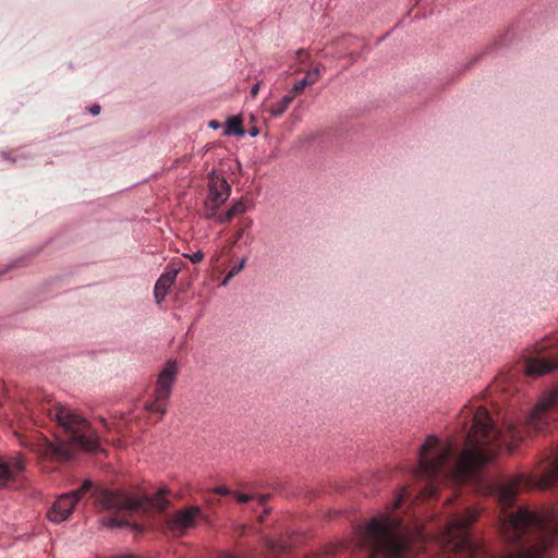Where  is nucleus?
<instances>
[{"label": "nucleus", "instance_id": "nucleus-1", "mask_svg": "<svg viewBox=\"0 0 558 558\" xmlns=\"http://www.w3.org/2000/svg\"><path fill=\"white\" fill-rule=\"evenodd\" d=\"M459 420L463 429L470 424L461 451L453 441L444 442L434 435L418 449L413 476L425 484L417 494L430 499L444 483L470 484L494 496L500 507V534L517 546L502 558H546L549 545L558 538L556 509L511 508L522 486L548 489L558 485V388L544 395L524 418L505 420L504 429L483 405H465ZM453 499L457 496L447 499L445 525L436 539L437 558H492L471 537L478 511L471 507L450 511Z\"/></svg>", "mask_w": 558, "mask_h": 558}, {"label": "nucleus", "instance_id": "nucleus-2", "mask_svg": "<svg viewBox=\"0 0 558 558\" xmlns=\"http://www.w3.org/2000/svg\"><path fill=\"white\" fill-rule=\"evenodd\" d=\"M410 495L409 487H402L390 509L355 530L354 544L365 558H411L417 550L425 549L428 533L417 529L412 535L393 513Z\"/></svg>", "mask_w": 558, "mask_h": 558}, {"label": "nucleus", "instance_id": "nucleus-3", "mask_svg": "<svg viewBox=\"0 0 558 558\" xmlns=\"http://www.w3.org/2000/svg\"><path fill=\"white\" fill-rule=\"evenodd\" d=\"M38 413L57 424L58 441L47 440L41 453L56 461H69L78 450L93 451L98 447V436L86 418L77 412L51 400L38 407Z\"/></svg>", "mask_w": 558, "mask_h": 558}, {"label": "nucleus", "instance_id": "nucleus-4", "mask_svg": "<svg viewBox=\"0 0 558 558\" xmlns=\"http://www.w3.org/2000/svg\"><path fill=\"white\" fill-rule=\"evenodd\" d=\"M167 490H159L150 497L133 498L121 490H98L95 502L99 510L108 511L111 515L102 519L107 527H124L131 525L130 518L148 508L163 510L168 506Z\"/></svg>", "mask_w": 558, "mask_h": 558}, {"label": "nucleus", "instance_id": "nucleus-5", "mask_svg": "<svg viewBox=\"0 0 558 558\" xmlns=\"http://www.w3.org/2000/svg\"><path fill=\"white\" fill-rule=\"evenodd\" d=\"M179 374V364L169 360L160 369L153 391V399L144 403V410L159 414V420L168 411L169 399Z\"/></svg>", "mask_w": 558, "mask_h": 558}, {"label": "nucleus", "instance_id": "nucleus-6", "mask_svg": "<svg viewBox=\"0 0 558 558\" xmlns=\"http://www.w3.org/2000/svg\"><path fill=\"white\" fill-rule=\"evenodd\" d=\"M92 487L93 483L86 480L76 490L61 495L48 511V519L56 523L68 520L77 501L83 498Z\"/></svg>", "mask_w": 558, "mask_h": 558}, {"label": "nucleus", "instance_id": "nucleus-7", "mask_svg": "<svg viewBox=\"0 0 558 558\" xmlns=\"http://www.w3.org/2000/svg\"><path fill=\"white\" fill-rule=\"evenodd\" d=\"M201 514L198 507H190L175 511L168 515L165 521L166 530L173 536L183 535L189 529L194 527L196 519Z\"/></svg>", "mask_w": 558, "mask_h": 558}, {"label": "nucleus", "instance_id": "nucleus-8", "mask_svg": "<svg viewBox=\"0 0 558 558\" xmlns=\"http://www.w3.org/2000/svg\"><path fill=\"white\" fill-rule=\"evenodd\" d=\"M558 369L557 356L536 355L527 357L523 364V371L526 375L533 377L544 376Z\"/></svg>", "mask_w": 558, "mask_h": 558}, {"label": "nucleus", "instance_id": "nucleus-9", "mask_svg": "<svg viewBox=\"0 0 558 558\" xmlns=\"http://www.w3.org/2000/svg\"><path fill=\"white\" fill-rule=\"evenodd\" d=\"M24 468V462L20 457H13L10 460L0 457V487L17 482Z\"/></svg>", "mask_w": 558, "mask_h": 558}, {"label": "nucleus", "instance_id": "nucleus-10", "mask_svg": "<svg viewBox=\"0 0 558 558\" xmlns=\"http://www.w3.org/2000/svg\"><path fill=\"white\" fill-rule=\"evenodd\" d=\"M209 195L206 201H213L217 205L221 206L230 195V186L225 178L211 173L209 175Z\"/></svg>", "mask_w": 558, "mask_h": 558}, {"label": "nucleus", "instance_id": "nucleus-11", "mask_svg": "<svg viewBox=\"0 0 558 558\" xmlns=\"http://www.w3.org/2000/svg\"><path fill=\"white\" fill-rule=\"evenodd\" d=\"M178 270L175 268L167 269L165 274L157 280L154 289V294L158 303H160L167 295L170 287L174 283Z\"/></svg>", "mask_w": 558, "mask_h": 558}, {"label": "nucleus", "instance_id": "nucleus-12", "mask_svg": "<svg viewBox=\"0 0 558 558\" xmlns=\"http://www.w3.org/2000/svg\"><path fill=\"white\" fill-rule=\"evenodd\" d=\"M246 211V205L245 203L240 199L235 202L226 213L219 215L217 217V221L219 223H226L230 220H232L236 215L244 214Z\"/></svg>", "mask_w": 558, "mask_h": 558}, {"label": "nucleus", "instance_id": "nucleus-13", "mask_svg": "<svg viewBox=\"0 0 558 558\" xmlns=\"http://www.w3.org/2000/svg\"><path fill=\"white\" fill-rule=\"evenodd\" d=\"M292 100H293L292 96L287 94L279 102L272 105L269 108L270 114L275 118L282 116L287 111V109L290 106V104L292 102Z\"/></svg>", "mask_w": 558, "mask_h": 558}, {"label": "nucleus", "instance_id": "nucleus-14", "mask_svg": "<svg viewBox=\"0 0 558 558\" xmlns=\"http://www.w3.org/2000/svg\"><path fill=\"white\" fill-rule=\"evenodd\" d=\"M226 134H236V135H243L244 130L242 128V120L240 118L233 117L230 118L227 122V128L225 131Z\"/></svg>", "mask_w": 558, "mask_h": 558}, {"label": "nucleus", "instance_id": "nucleus-15", "mask_svg": "<svg viewBox=\"0 0 558 558\" xmlns=\"http://www.w3.org/2000/svg\"><path fill=\"white\" fill-rule=\"evenodd\" d=\"M219 205H217V203H213V201H206L205 202V211H204V216L205 218L207 219H216L217 220V217L219 215H217V211L219 209Z\"/></svg>", "mask_w": 558, "mask_h": 558}, {"label": "nucleus", "instance_id": "nucleus-16", "mask_svg": "<svg viewBox=\"0 0 558 558\" xmlns=\"http://www.w3.org/2000/svg\"><path fill=\"white\" fill-rule=\"evenodd\" d=\"M319 76L320 70L318 66H316L312 70L306 71V76L304 77V80L307 82L308 85H313L319 80Z\"/></svg>", "mask_w": 558, "mask_h": 558}, {"label": "nucleus", "instance_id": "nucleus-17", "mask_svg": "<svg viewBox=\"0 0 558 558\" xmlns=\"http://www.w3.org/2000/svg\"><path fill=\"white\" fill-rule=\"evenodd\" d=\"M245 262H246V258H243L238 265H234L228 272V275L226 276V278L223 279V284H227L228 280L234 276H236L240 271H242V269L244 268V265H245Z\"/></svg>", "mask_w": 558, "mask_h": 558}, {"label": "nucleus", "instance_id": "nucleus-18", "mask_svg": "<svg viewBox=\"0 0 558 558\" xmlns=\"http://www.w3.org/2000/svg\"><path fill=\"white\" fill-rule=\"evenodd\" d=\"M308 86L307 82L303 78L299 82H296L293 87L291 88V90L288 93L290 96H292V98L294 99L296 95L301 94L304 88Z\"/></svg>", "mask_w": 558, "mask_h": 558}, {"label": "nucleus", "instance_id": "nucleus-19", "mask_svg": "<svg viewBox=\"0 0 558 558\" xmlns=\"http://www.w3.org/2000/svg\"><path fill=\"white\" fill-rule=\"evenodd\" d=\"M308 57L310 53L304 49H300L296 51V60L302 64L307 62Z\"/></svg>", "mask_w": 558, "mask_h": 558}, {"label": "nucleus", "instance_id": "nucleus-20", "mask_svg": "<svg viewBox=\"0 0 558 558\" xmlns=\"http://www.w3.org/2000/svg\"><path fill=\"white\" fill-rule=\"evenodd\" d=\"M235 499L240 504H246L250 500L254 499V495L238 493V494H235Z\"/></svg>", "mask_w": 558, "mask_h": 558}, {"label": "nucleus", "instance_id": "nucleus-21", "mask_svg": "<svg viewBox=\"0 0 558 558\" xmlns=\"http://www.w3.org/2000/svg\"><path fill=\"white\" fill-rule=\"evenodd\" d=\"M186 257H189V259L193 263V264H197L199 262L203 260L204 258V254L201 252V251H197L191 255H186Z\"/></svg>", "mask_w": 558, "mask_h": 558}, {"label": "nucleus", "instance_id": "nucleus-22", "mask_svg": "<svg viewBox=\"0 0 558 558\" xmlns=\"http://www.w3.org/2000/svg\"><path fill=\"white\" fill-rule=\"evenodd\" d=\"M215 496L216 494H214L213 490L208 492L204 497L205 502L208 504L209 506H214L216 502L219 501V499H217Z\"/></svg>", "mask_w": 558, "mask_h": 558}, {"label": "nucleus", "instance_id": "nucleus-23", "mask_svg": "<svg viewBox=\"0 0 558 558\" xmlns=\"http://www.w3.org/2000/svg\"><path fill=\"white\" fill-rule=\"evenodd\" d=\"M213 493L216 495H219V496H227V495L231 494V492L225 486H219V487L214 488Z\"/></svg>", "mask_w": 558, "mask_h": 558}, {"label": "nucleus", "instance_id": "nucleus-24", "mask_svg": "<svg viewBox=\"0 0 558 558\" xmlns=\"http://www.w3.org/2000/svg\"><path fill=\"white\" fill-rule=\"evenodd\" d=\"M259 87H260V83H256L254 84V86L252 87L250 94L252 97H256V95L258 94L259 92Z\"/></svg>", "mask_w": 558, "mask_h": 558}, {"label": "nucleus", "instance_id": "nucleus-25", "mask_svg": "<svg viewBox=\"0 0 558 558\" xmlns=\"http://www.w3.org/2000/svg\"><path fill=\"white\" fill-rule=\"evenodd\" d=\"M100 106L99 105H93L90 108H89V111L94 114V116H97L99 114L100 112Z\"/></svg>", "mask_w": 558, "mask_h": 558}, {"label": "nucleus", "instance_id": "nucleus-26", "mask_svg": "<svg viewBox=\"0 0 558 558\" xmlns=\"http://www.w3.org/2000/svg\"><path fill=\"white\" fill-rule=\"evenodd\" d=\"M218 558H238V557H235V556H233L231 554H228V553H220L218 555Z\"/></svg>", "mask_w": 558, "mask_h": 558}, {"label": "nucleus", "instance_id": "nucleus-27", "mask_svg": "<svg viewBox=\"0 0 558 558\" xmlns=\"http://www.w3.org/2000/svg\"><path fill=\"white\" fill-rule=\"evenodd\" d=\"M267 499H268V496H266V495L259 496V497H258V502H259L260 505H265V504H266V501H267Z\"/></svg>", "mask_w": 558, "mask_h": 558}, {"label": "nucleus", "instance_id": "nucleus-28", "mask_svg": "<svg viewBox=\"0 0 558 558\" xmlns=\"http://www.w3.org/2000/svg\"><path fill=\"white\" fill-rule=\"evenodd\" d=\"M209 126H211L213 129H218L219 128V122L216 121V120H213L209 122Z\"/></svg>", "mask_w": 558, "mask_h": 558}, {"label": "nucleus", "instance_id": "nucleus-29", "mask_svg": "<svg viewBox=\"0 0 558 558\" xmlns=\"http://www.w3.org/2000/svg\"><path fill=\"white\" fill-rule=\"evenodd\" d=\"M242 235H243V230H239V231L236 232V240H238V239H240V238H242Z\"/></svg>", "mask_w": 558, "mask_h": 558}, {"label": "nucleus", "instance_id": "nucleus-30", "mask_svg": "<svg viewBox=\"0 0 558 558\" xmlns=\"http://www.w3.org/2000/svg\"><path fill=\"white\" fill-rule=\"evenodd\" d=\"M539 349L545 350V349H555V348L551 345H545V347H541Z\"/></svg>", "mask_w": 558, "mask_h": 558}, {"label": "nucleus", "instance_id": "nucleus-31", "mask_svg": "<svg viewBox=\"0 0 558 558\" xmlns=\"http://www.w3.org/2000/svg\"><path fill=\"white\" fill-rule=\"evenodd\" d=\"M257 133H258V132H257V130H256V129L252 130V132H251L252 136L257 135Z\"/></svg>", "mask_w": 558, "mask_h": 558}, {"label": "nucleus", "instance_id": "nucleus-32", "mask_svg": "<svg viewBox=\"0 0 558 558\" xmlns=\"http://www.w3.org/2000/svg\"><path fill=\"white\" fill-rule=\"evenodd\" d=\"M303 71H304V70H303V69H301V68H299V69H296V70H295V72H303Z\"/></svg>", "mask_w": 558, "mask_h": 558}]
</instances>
